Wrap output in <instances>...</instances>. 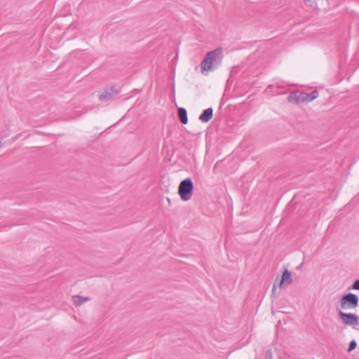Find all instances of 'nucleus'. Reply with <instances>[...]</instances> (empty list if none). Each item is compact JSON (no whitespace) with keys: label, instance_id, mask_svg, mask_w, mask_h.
I'll list each match as a JSON object with an SVG mask.
<instances>
[{"label":"nucleus","instance_id":"16","mask_svg":"<svg viewBox=\"0 0 359 359\" xmlns=\"http://www.w3.org/2000/svg\"><path fill=\"white\" fill-rule=\"evenodd\" d=\"M266 359H272V354L271 352H268Z\"/></svg>","mask_w":359,"mask_h":359},{"label":"nucleus","instance_id":"2","mask_svg":"<svg viewBox=\"0 0 359 359\" xmlns=\"http://www.w3.org/2000/svg\"><path fill=\"white\" fill-rule=\"evenodd\" d=\"M194 190V184L191 178H187L182 180L178 189L179 195L184 201L191 199Z\"/></svg>","mask_w":359,"mask_h":359},{"label":"nucleus","instance_id":"11","mask_svg":"<svg viewBox=\"0 0 359 359\" xmlns=\"http://www.w3.org/2000/svg\"><path fill=\"white\" fill-rule=\"evenodd\" d=\"M356 346H357V344H356L355 341V340H352L350 342L349 348L348 349V351L350 352V351H353V349H355L356 348Z\"/></svg>","mask_w":359,"mask_h":359},{"label":"nucleus","instance_id":"12","mask_svg":"<svg viewBox=\"0 0 359 359\" xmlns=\"http://www.w3.org/2000/svg\"><path fill=\"white\" fill-rule=\"evenodd\" d=\"M311 94V98L310 100H315L316 98H317L319 95V93H318V91L317 90H313L312 93H310Z\"/></svg>","mask_w":359,"mask_h":359},{"label":"nucleus","instance_id":"1","mask_svg":"<svg viewBox=\"0 0 359 359\" xmlns=\"http://www.w3.org/2000/svg\"><path fill=\"white\" fill-rule=\"evenodd\" d=\"M222 55V48L220 47L208 53L201 62L202 72L215 69L221 62Z\"/></svg>","mask_w":359,"mask_h":359},{"label":"nucleus","instance_id":"6","mask_svg":"<svg viewBox=\"0 0 359 359\" xmlns=\"http://www.w3.org/2000/svg\"><path fill=\"white\" fill-rule=\"evenodd\" d=\"M213 116L212 108H208L205 109L203 113L199 116V120L203 123L208 122Z\"/></svg>","mask_w":359,"mask_h":359},{"label":"nucleus","instance_id":"15","mask_svg":"<svg viewBox=\"0 0 359 359\" xmlns=\"http://www.w3.org/2000/svg\"><path fill=\"white\" fill-rule=\"evenodd\" d=\"M306 102H311L312 100H310L311 98V94L310 93H306Z\"/></svg>","mask_w":359,"mask_h":359},{"label":"nucleus","instance_id":"4","mask_svg":"<svg viewBox=\"0 0 359 359\" xmlns=\"http://www.w3.org/2000/svg\"><path fill=\"white\" fill-rule=\"evenodd\" d=\"M339 316L345 325H353L358 323V317L353 313L340 312Z\"/></svg>","mask_w":359,"mask_h":359},{"label":"nucleus","instance_id":"8","mask_svg":"<svg viewBox=\"0 0 359 359\" xmlns=\"http://www.w3.org/2000/svg\"><path fill=\"white\" fill-rule=\"evenodd\" d=\"M89 300H90V298L87 297H81L79 295H74L72 297V301L76 306H81V304H83V303H85Z\"/></svg>","mask_w":359,"mask_h":359},{"label":"nucleus","instance_id":"7","mask_svg":"<svg viewBox=\"0 0 359 359\" xmlns=\"http://www.w3.org/2000/svg\"><path fill=\"white\" fill-rule=\"evenodd\" d=\"M292 283V279L291 273L287 269H285L283 273L282 279L279 284V287H281L283 286L284 284L290 285Z\"/></svg>","mask_w":359,"mask_h":359},{"label":"nucleus","instance_id":"13","mask_svg":"<svg viewBox=\"0 0 359 359\" xmlns=\"http://www.w3.org/2000/svg\"><path fill=\"white\" fill-rule=\"evenodd\" d=\"M311 94V98L310 100H315L316 98H317L319 95V93H318V91L317 90H313L312 93H310Z\"/></svg>","mask_w":359,"mask_h":359},{"label":"nucleus","instance_id":"17","mask_svg":"<svg viewBox=\"0 0 359 359\" xmlns=\"http://www.w3.org/2000/svg\"><path fill=\"white\" fill-rule=\"evenodd\" d=\"M276 292V285L274 284L272 288V292L274 294Z\"/></svg>","mask_w":359,"mask_h":359},{"label":"nucleus","instance_id":"14","mask_svg":"<svg viewBox=\"0 0 359 359\" xmlns=\"http://www.w3.org/2000/svg\"><path fill=\"white\" fill-rule=\"evenodd\" d=\"M352 288H353V290H359V280H355V281L353 283V285H352Z\"/></svg>","mask_w":359,"mask_h":359},{"label":"nucleus","instance_id":"3","mask_svg":"<svg viewBox=\"0 0 359 359\" xmlns=\"http://www.w3.org/2000/svg\"><path fill=\"white\" fill-rule=\"evenodd\" d=\"M340 304L342 309L355 308L358 304V297L355 294L348 293L341 297Z\"/></svg>","mask_w":359,"mask_h":359},{"label":"nucleus","instance_id":"9","mask_svg":"<svg viewBox=\"0 0 359 359\" xmlns=\"http://www.w3.org/2000/svg\"><path fill=\"white\" fill-rule=\"evenodd\" d=\"M178 116L180 121L183 124H187L188 122L187 112L184 108H180L178 109Z\"/></svg>","mask_w":359,"mask_h":359},{"label":"nucleus","instance_id":"10","mask_svg":"<svg viewBox=\"0 0 359 359\" xmlns=\"http://www.w3.org/2000/svg\"><path fill=\"white\" fill-rule=\"evenodd\" d=\"M112 96V93H109L108 91H104L100 95V100L101 101L108 100L111 99Z\"/></svg>","mask_w":359,"mask_h":359},{"label":"nucleus","instance_id":"5","mask_svg":"<svg viewBox=\"0 0 359 359\" xmlns=\"http://www.w3.org/2000/svg\"><path fill=\"white\" fill-rule=\"evenodd\" d=\"M306 93L304 92H294L290 95L287 97V100L290 102L300 103L306 102Z\"/></svg>","mask_w":359,"mask_h":359}]
</instances>
